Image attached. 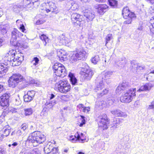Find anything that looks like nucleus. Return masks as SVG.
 Instances as JSON below:
<instances>
[{
	"label": "nucleus",
	"mask_w": 154,
	"mask_h": 154,
	"mask_svg": "<svg viewBox=\"0 0 154 154\" xmlns=\"http://www.w3.org/2000/svg\"><path fill=\"white\" fill-rule=\"evenodd\" d=\"M154 108V102H152L151 104L149 105L148 108V109H153Z\"/></svg>",
	"instance_id": "59"
},
{
	"label": "nucleus",
	"mask_w": 154,
	"mask_h": 154,
	"mask_svg": "<svg viewBox=\"0 0 154 154\" xmlns=\"http://www.w3.org/2000/svg\"><path fill=\"white\" fill-rule=\"evenodd\" d=\"M120 119L114 118L112 121V127L117 128L121 123Z\"/></svg>",
	"instance_id": "32"
},
{
	"label": "nucleus",
	"mask_w": 154,
	"mask_h": 154,
	"mask_svg": "<svg viewBox=\"0 0 154 154\" xmlns=\"http://www.w3.org/2000/svg\"><path fill=\"white\" fill-rule=\"evenodd\" d=\"M109 4L113 8H116L117 6V2L116 0H109Z\"/></svg>",
	"instance_id": "39"
},
{
	"label": "nucleus",
	"mask_w": 154,
	"mask_h": 154,
	"mask_svg": "<svg viewBox=\"0 0 154 154\" xmlns=\"http://www.w3.org/2000/svg\"><path fill=\"white\" fill-rule=\"evenodd\" d=\"M55 103V100L47 101L45 104V107L49 110L50 109H52Z\"/></svg>",
	"instance_id": "30"
},
{
	"label": "nucleus",
	"mask_w": 154,
	"mask_h": 154,
	"mask_svg": "<svg viewBox=\"0 0 154 154\" xmlns=\"http://www.w3.org/2000/svg\"><path fill=\"white\" fill-rule=\"evenodd\" d=\"M71 20L74 26H80L83 21V16L77 13H73L71 15Z\"/></svg>",
	"instance_id": "10"
},
{
	"label": "nucleus",
	"mask_w": 154,
	"mask_h": 154,
	"mask_svg": "<svg viewBox=\"0 0 154 154\" xmlns=\"http://www.w3.org/2000/svg\"><path fill=\"white\" fill-rule=\"evenodd\" d=\"M23 76L20 74L16 73L13 74L9 78L8 81L9 87H15L19 82L23 81Z\"/></svg>",
	"instance_id": "8"
},
{
	"label": "nucleus",
	"mask_w": 154,
	"mask_h": 154,
	"mask_svg": "<svg viewBox=\"0 0 154 154\" xmlns=\"http://www.w3.org/2000/svg\"><path fill=\"white\" fill-rule=\"evenodd\" d=\"M15 50H12L8 53L7 63L13 66L20 65L24 60L23 55L21 54H16Z\"/></svg>",
	"instance_id": "1"
},
{
	"label": "nucleus",
	"mask_w": 154,
	"mask_h": 154,
	"mask_svg": "<svg viewBox=\"0 0 154 154\" xmlns=\"http://www.w3.org/2000/svg\"><path fill=\"white\" fill-rule=\"evenodd\" d=\"M132 66L135 70H137L139 71L140 70L143 69L145 66L143 65H140L138 63L134 64L133 62H131Z\"/></svg>",
	"instance_id": "29"
},
{
	"label": "nucleus",
	"mask_w": 154,
	"mask_h": 154,
	"mask_svg": "<svg viewBox=\"0 0 154 154\" xmlns=\"http://www.w3.org/2000/svg\"><path fill=\"white\" fill-rule=\"evenodd\" d=\"M23 132L21 130H19L16 132V134L18 136L20 135Z\"/></svg>",
	"instance_id": "63"
},
{
	"label": "nucleus",
	"mask_w": 154,
	"mask_h": 154,
	"mask_svg": "<svg viewBox=\"0 0 154 154\" xmlns=\"http://www.w3.org/2000/svg\"><path fill=\"white\" fill-rule=\"evenodd\" d=\"M100 60V58L98 55L95 56L91 59V62L94 64H97Z\"/></svg>",
	"instance_id": "40"
},
{
	"label": "nucleus",
	"mask_w": 154,
	"mask_h": 154,
	"mask_svg": "<svg viewBox=\"0 0 154 154\" xmlns=\"http://www.w3.org/2000/svg\"><path fill=\"white\" fill-rule=\"evenodd\" d=\"M103 80L101 79L100 77H98L96 79V86L94 89L95 92H97L100 91L104 87V84H103Z\"/></svg>",
	"instance_id": "17"
},
{
	"label": "nucleus",
	"mask_w": 154,
	"mask_h": 154,
	"mask_svg": "<svg viewBox=\"0 0 154 154\" xmlns=\"http://www.w3.org/2000/svg\"><path fill=\"white\" fill-rule=\"evenodd\" d=\"M27 128V126L26 124H23L21 127V130L23 132Z\"/></svg>",
	"instance_id": "52"
},
{
	"label": "nucleus",
	"mask_w": 154,
	"mask_h": 154,
	"mask_svg": "<svg viewBox=\"0 0 154 154\" xmlns=\"http://www.w3.org/2000/svg\"><path fill=\"white\" fill-rule=\"evenodd\" d=\"M69 140L72 141V142H76L77 141V138L74 136L71 135L68 138Z\"/></svg>",
	"instance_id": "45"
},
{
	"label": "nucleus",
	"mask_w": 154,
	"mask_h": 154,
	"mask_svg": "<svg viewBox=\"0 0 154 154\" xmlns=\"http://www.w3.org/2000/svg\"><path fill=\"white\" fill-rule=\"evenodd\" d=\"M135 88H131L126 91L122 94L120 97V101L123 103H130L132 100L133 97L136 95Z\"/></svg>",
	"instance_id": "5"
},
{
	"label": "nucleus",
	"mask_w": 154,
	"mask_h": 154,
	"mask_svg": "<svg viewBox=\"0 0 154 154\" xmlns=\"http://www.w3.org/2000/svg\"><path fill=\"white\" fill-rule=\"evenodd\" d=\"M83 74L81 75V77L85 79L89 80L94 74L93 72L90 69L84 70Z\"/></svg>",
	"instance_id": "19"
},
{
	"label": "nucleus",
	"mask_w": 154,
	"mask_h": 154,
	"mask_svg": "<svg viewBox=\"0 0 154 154\" xmlns=\"http://www.w3.org/2000/svg\"><path fill=\"white\" fill-rule=\"evenodd\" d=\"M71 86L67 81L60 80L56 83L55 89L63 93H66L70 91Z\"/></svg>",
	"instance_id": "6"
},
{
	"label": "nucleus",
	"mask_w": 154,
	"mask_h": 154,
	"mask_svg": "<svg viewBox=\"0 0 154 154\" xmlns=\"http://www.w3.org/2000/svg\"><path fill=\"white\" fill-rule=\"evenodd\" d=\"M24 111V114L26 116L31 115L33 112V109L32 108H25Z\"/></svg>",
	"instance_id": "35"
},
{
	"label": "nucleus",
	"mask_w": 154,
	"mask_h": 154,
	"mask_svg": "<svg viewBox=\"0 0 154 154\" xmlns=\"http://www.w3.org/2000/svg\"><path fill=\"white\" fill-rule=\"evenodd\" d=\"M108 90L106 89H104L102 92L98 93L97 94L98 97L100 98L103 96L104 95L106 94L108 92Z\"/></svg>",
	"instance_id": "41"
},
{
	"label": "nucleus",
	"mask_w": 154,
	"mask_h": 154,
	"mask_svg": "<svg viewBox=\"0 0 154 154\" xmlns=\"http://www.w3.org/2000/svg\"><path fill=\"white\" fill-rule=\"evenodd\" d=\"M62 51H60L57 53V55L59 56V58H60L61 61H64V59L66 58L65 57V53L63 52V54Z\"/></svg>",
	"instance_id": "37"
},
{
	"label": "nucleus",
	"mask_w": 154,
	"mask_h": 154,
	"mask_svg": "<svg viewBox=\"0 0 154 154\" xmlns=\"http://www.w3.org/2000/svg\"><path fill=\"white\" fill-rule=\"evenodd\" d=\"M46 7L44 8V10L47 13L51 11L52 13L57 14L59 12V10L57 8L55 3L49 2H47Z\"/></svg>",
	"instance_id": "13"
},
{
	"label": "nucleus",
	"mask_w": 154,
	"mask_h": 154,
	"mask_svg": "<svg viewBox=\"0 0 154 154\" xmlns=\"http://www.w3.org/2000/svg\"><path fill=\"white\" fill-rule=\"evenodd\" d=\"M10 96L9 93H6L1 96L0 103L1 106L7 107L9 106Z\"/></svg>",
	"instance_id": "14"
},
{
	"label": "nucleus",
	"mask_w": 154,
	"mask_h": 154,
	"mask_svg": "<svg viewBox=\"0 0 154 154\" xmlns=\"http://www.w3.org/2000/svg\"><path fill=\"white\" fill-rule=\"evenodd\" d=\"M55 75L57 76L63 77L66 75V70L64 66L61 64L56 63L52 66Z\"/></svg>",
	"instance_id": "7"
},
{
	"label": "nucleus",
	"mask_w": 154,
	"mask_h": 154,
	"mask_svg": "<svg viewBox=\"0 0 154 154\" xmlns=\"http://www.w3.org/2000/svg\"><path fill=\"white\" fill-rule=\"evenodd\" d=\"M68 5H71V8L72 10H75L78 8V6L76 3L72 1H70L67 3Z\"/></svg>",
	"instance_id": "34"
},
{
	"label": "nucleus",
	"mask_w": 154,
	"mask_h": 154,
	"mask_svg": "<svg viewBox=\"0 0 154 154\" xmlns=\"http://www.w3.org/2000/svg\"><path fill=\"white\" fill-rule=\"evenodd\" d=\"M35 93L34 91H29L27 94H25L23 97L24 100L25 102H29L32 100L35 95Z\"/></svg>",
	"instance_id": "21"
},
{
	"label": "nucleus",
	"mask_w": 154,
	"mask_h": 154,
	"mask_svg": "<svg viewBox=\"0 0 154 154\" xmlns=\"http://www.w3.org/2000/svg\"><path fill=\"white\" fill-rule=\"evenodd\" d=\"M84 15L86 17L88 22L92 21L95 17L94 12L88 10H85Z\"/></svg>",
	"instance_id": "22"
},
{
	"label": "nucleus",
	"mask_w": 154,
	"mask_h": 154,
	"mask_svg": "<svg viewBox=\"0 0 154 154\" xmlns=\"http://www.w3.org/2000/svg\"><path fill=\"white\" fill-rule=\"evenodd\" d=\"M39 0H23V6L27 10L33 7L36 8L39 5Z\"/></svg>",
	"instance_id": "11"
},
{
	"label": "nucleus",
	"mask_w": 154,
	"mask_h": 154,
	"mask_svg": "<svg viewBox=\"0 0 154 154\" xmlns=\"http://www.w3.org/2000/svg\"><path fill=\"white\" fill-rule=\"evenodd\" d=\"M130 86V84L128 82L123 81L122 83L120 84L117 88L116 90V92L119 93L121 92V90H126Z\"/></svg>",
	"instance_id": "18"
},
{
	"label": "nucleus",
	"mask_w": 154,
	"mask_h": 154,
	"mask_svg": "<svg viewBox=\"0 0 154 154\" xmlns=\"http://www.w3.org/2000/svg\"><path fill=\"white\" fill-rule=\"evenodd\" d=\"M46 140L44 135L39 131H35L31 134L27 140V142L31 143L34 146H36L38 144H41Z\"/></svg>",
	"instance_id": "2"
},
{
	"label": "nucleus",
	"mask_w": 154,
	"mask_h": 154,
	"mask_svg": "<svg viewBox=\"0 0 154 154\" xmlns=\"http://www.w3.org/2000/svg\"><path fill=\"white\" fill-rule=\"evenodd\" d=\"M18 145V143L17 142H14L12 144H9L8 146L9 147H11L12 148H14L15 147L17 146Z\"/></svg>",
	"instance_id": "53"
},
{
	"label": "nucleus",
	"mask_w": 154,
	"mask_h": 154,
	"mask_svg": "<svg viewBox=\"0 0 154 154\" xmlns=\"http://www.w3.org/2000/svg\"><path fill=\"white\" fill-rule=\"evenodd\" d=\"M104 116H99L98 118L100 120H99L98 125L99 127H100L103 130L107 129L108 128L107 125L109 124V121L107 118L106 115L103 114Z\"/></svg>",
	"instance_id": "12"
},
{
	"label": "nucleus",
	"mask_w": 154,
	"mask_h": 154,
	"mask_svg": "<svg viewBox=\"0 0 154 154\" xmlns=\"http://www.w3.org/2000/svg\"><path fill=\"white\" fill-rule=\"evenodd\" d=\"M81 42H79L78 45H77V47L76 50V53L73 54L70 57V60L72 63L77 61V60H84L86 54V51L81 48Z\"/></svg>",
	"instance_id": "3"
},
{
	"label": "nucleus",
	"mask_w": 154,
	"mask_h": 154,
	"mask_svg": "<svg viewBox=\"0 0 154 154\" xmlns=\"http://www.w3.org/2000/svg\"><path fill=\"white\" fill-rule=\"evenodd\" d=\"M75 137L77 138V141L80 143H83L86 140L85 136L83 133L79 132H77L75 135Z\"/></svg>",
	"instance_id": "26"
},
{
	"label": "nucleus",
	"mask_w": 154,
	"mask_h": 154,
	"mask_svg": "<svg viewBox=\"0 0 154 154\" xmlns=\"http://www.w3.org/2000/svg\"><path fill=\"white\" fill-rule=\"evenodd\" d=\"M5 90V86L0 84V93Z\"/></svg>",
	"instance_id": "55"
},
{
	"label": "nucleus",
	"mask_w": 154,
	"mask_h": 154,
	"mask_svg": "<svg viewBox=\"0 0 154 154\" xmlns=\"http://www.w3.org/2000/svg\"><path fill=\"white\" fill-rule=\"evenodd\" d=\"M21 103V101L19 97L15 99V104L18 106Z\"/></svg>",
	"instance_id": "49"
},
{
	"label": "nucleus",
	"mask_w": 154,
	"mask_h": 154,
	"mask_svg": "<svg viewBox=\"0 0 154 154\" xmlns=\"http://www.w3.org/2000/svg\"><path fill=\"white\" fill-rule=\"evenodd\" d=\"M5 39L3 36L0 35V48L3 45Z\"/></svg>",
	"instance_id": "54"
},
{
	"label": "nucleus",
	"mask_w": 154,
	"mask_h": 154,
	"mask_svg": "<svg viewBox=\"0 0 154 154\" xmlns=\"http://www.w3.org/2000/svg\"><path fill=\"white\" fill-rule=\"evenodd\" d=\"M112 73L113 72L111 71L103 72L98 77H100L101 79L103 80V81L105 80L106 82L109 84V80L108 81L107 80L109 79V77L112 75Z\"/></svg>",
	"instance_id": "20"
},
{
	"label": "nucleus",
	"mask_w": 154,
	"mask_h": 154,
	"mask_svg": "<svg viewBox=\"0 0 154 154\" xmlns=\"http://www.w3.org/2000/svg\"><path fill=\"white\" fill-rule=\"evenodd\" d=\"M0 154H5V152L3 149L0 148Z\"/></svg>",
	"instance_id": "64"
},
{
	"label": "nucleus",
	"mask_w": 154,
	"mask_h": 154,
	"mask_svg": "<svg viewBox=\"0 0 154 154\" xmlns=\"http://www.w3.org/2000/svg\"><path fill=\"white\" fill-rule=\"evenodd\" d=\"M8 70V67L3 63L0 64V78L2 76V74H4Z\"/></svg>",
	"instance_id": "31"
},
{
	"label": "nucleus",
	"mask_w": 154,
	"mask_h": 154,
	"mask_svg": "<svg viewBox=\"0 0 154 154\" xmlns=\"http://www.w3.org/2000/svg\"><path fill=\"white\" fill-rule=\"evenodd\" d=\"M150 23L152 28L154 29V18L152 17L150 20Z\"/></svg>",
	"instance_id": "56"
},
{
	"label": "nucleus",
	"mask_w": 154,
	"mask_h": 154,
	"mask_svg": "<svg viewBox=\"0 0 154 154\" xmlns=\"http://www.w3.org/2000/svg\"><path fill=\"white\" fill-rule=\"evenodd\" d=\"M126 60L125 57L119 58L116 61V65L119 69H121L124 67L126 63Z\"/></svg>",
	"instance_id": "25"
},
{
	"label": "nucleus",
	"mask_w": 154,
	"mask_h": 154,
	"mask_svg": "<svg viewBox=\"0 0 154 154\" xmlns=\"http://www.w3.org/2000/svg\"><path fill=\"white\" fill-rule=\"evenodd\" d=\"M70 82L72 85H75L77 83V80L73 73L70 72L69 75Z\"/></svg>",
	"instance_id": "33"
},
{
	"label": "nucleus",
	"mask_w": 154,
	"mask_h": 154,
	"mask_svg": "<svg viewBox=\"0 0 154 154\" xmlns=\"http://www.w3.org/2000/svg\"><path fill=\"white\" fill-rule=\"evenodd\" d=\"M23 34L19 32L17 29L14 28L11 32V38L10 40L11 44L15 48H21L24 47V45L21 41L18 40L17 38L23 36Z\"/></svg>",
	"instance_id": "4"
},
{
	"label": "nucleus",
	"mask_w": 154,
	"mask_h": 154,
	"mask_svg": "<svg viewBox=\"0 0 154 154\" xmlns=\"http://www.w3.org/2000/svg\"><path fill=\"white\" fill-rule=\"evenodd\" d=\"M9 112V110L8 111L7 110H5L3 112L2 114L0 116V118L3 119L5 116L7 115Z\"/></svg>",
	"instance_id": "46"
},
{
	"label": "nucleus",
	"mask_w": 154,
	"mask_h": 154,
	"mask_svg": "<svg viewBox=\"0 0 154 154\" xmlns=\"http://www.w3.org/2000/svg\"><path fill=\"white\" fill-rule=\"evenodd\" d=\"M90 110V107H89L84 106L83 109H82V111L85 113H87Z\"/></svg>",
	"instance_id": "47"
},
{
	"label": "nucleus",
	"mask_w": 154,
	"mask_h": 154,
	"mask_svg": "<svg viewBox=\"0 0 154 154\" xmlns=\"http://www.w3.org/2000/svg\"><path fill=\"white\" fill-rule=\"evenodd\" d=\"M66 38L64 37L63 38H62V40L60 39V42L63 44H66L68 43V42L66 41Z\"/></svg>",
	"instance_id": "58"
},
{
	"label": "nucleus",
	"mask_w": 154,
	"mask_h": 154,
	"mask_svg": "<svg viewBox=\"0 0 154 154\" xmlns=\"http://www.w3.org/2000/svg\"><path fill=\"white\" fill-rule=\"evenodd\" d=\"M112 38V34H109L107 35L105 38L106 44L105 45L106 46V44L108 42L110 41Z\"/></svg>",
	"instance_id": "42"
},
{
	"label": "nucleus",
	"mask_w": 154,
	"mask_h": 154,
	"mask_svg": "<svg viewBox=\"0 0 154 154\" xmlns=\"http://www.w3.org/2000/svg\"><path fill=\"white\" fill-rule=\"evenodd\" d=\"M41 39L43 41L45 45H46L48 42L49 39L47 36L44 34H42L40 37Z\"/></svg>",
	"instance_id": "38"
},
{
	"label": "nucleus",
	"mask_w": 154,
	"mask_h": 154,
	"mask_svg": "<svg viewBox=\"0 0 154 154\" xmlns=\"http://www.w3.org/2000/svg\"><path fill=\"white\" fill-rule=\"evenodd\" d=\"M84 106L83 104H79L77 106V107L79 109H80V111H82V109L84 107Z\"/></svg>",
	"instance_id": "60"
},
{
	"label": "nucleus",
	"mask_w": 154,
	"mask_h": 154,
	"mask_svg": "<svg viewBox=\"0 0 154 154\" xmlns=\"http://www.w3.org/2000/svg\"><path fill=\"white\" fill-rule=\"evenodd\" d=\"M152 87V86L151 84L146 83L143 86H141L139 89L137 91L140 92L141 91L149 90L151 89Z\"/></svg>",
	"instance_id": "28"
},
{
	"label": "nucleus",
	"mask_w": 154,
	"mask_h": 154,
	"mask_svg": "<svg viewBox=\"0 0 154 154\" xmlns=\"http://www.w3.org/2000/svg\"><path fill=\"white\" fill-rule=\"evenodd\" d=\"M45 22V21L43 20L41 18L39 20H38L37 21H36V25H40L42 24L43 23H44Z\"/></svg>",
	"instance_id": "48"
},
{
	"label": "nucleus",
	"mask_w": 154,
	"mask_h": 154,
	"mask_svg": "<svg viewBox=\"0 0 154 154\" xmlns=\"http://www.w3.org/2000/svg\"><path fill=\"white\" fill-rule=\"evenodd\" d=\"M114 99H109L107 101V103L109 105H111L114 102Z\"/></svg>",
	"instance_id": "57"
},
{
	"label": "nucleus",
	"mask_w": 154,
	"mask_h": 154,
	"mask_svg": "<svg viewBox=\"0 0 154 154\" xmlns=\"http://www.w3.org/2000/svg\"><path fill=\"white\" fill-rule=\"evenodd\" d=\"M111 113L113 115L118 117H123L126 118L127 117V115L125 113L122 112L119 109H116L112 110Z\"/></svg>",
	"instance_id": "23"
},
{
	"label": "nucleus",
	"mask_w": 154,
	"mask_h": 154,
	"mask_svg": "<svg viewBox=\"0 0 154 154\" xmlns=\"http://www.w3.org/2000/svg\"><path fill=\"white\" fill-rule=\"evenodd\" d=\"M20 154H41L40 152L37 149L30 150L23 149L20 152Z\"/></svg>",
	"instance_id": "24"
},
{
	"label": "nucleus",
	"mask_w": 154,
	"mask_h": 154,
	"mask_svg": "<svg viewBox=\"0 0 154 154\" xmlns=\"http://www.w3.org/2000/svg\"><path fill=\"white\" fill-rule=\"evenodd\" d=\"M49 111V110L48 109L44 107L41 112V114L43 116H46L48 115Z\"/></svg>",
	"instance_id": "43"
},
{
	"label": "nucleus",
	"mask_w": 154,
	"mask_h": 154,
	"mask_svg": "<svg viewBox=\"0 0 154 154\" xmlns=\"http://www.w3.org/2000/svg\"><path fill=\"white\" fill-rule=\"evenodd\" d=\"M44 150L45 154H57L58 149L53 147L52 144L49 143L44 147Z\"/></svg>",
	"instance_id": "15"
},
{
	"label": "nucleus",
	"mask_w": 154,
	"mask_h": 154,
	"mask_svg": "<svg viewBox=\"0 0 154 154\" xmlns=\"http://www.w3.org/2000/svg\"><path fill=\"white\" fill-rule=\"evenodd\" d=\"M81 117L82 118V122L80 124L79 126L82 127L84 124L85 123V117L83 116H81Z\"/></svg>",
	"instance_id": "51"
},
{
	"label": "nucleus",
	"mask_w": 154,
	"mask_h": 154,
	"mask_svg": "<svg viewBox=\"0 0 154 154\" xmlns=\"http://www.w3.org/2000/svg\"><path fill=\"white\" fill-rule=\"evenodd\" d=\"M95 8L97 9V12L100 15L103 14L108 10V6L106 4H99L96 5Z\"/></svg>",
	"instance_id": "16"
},
{
	"label": "nucleus",
	"mask_w": 154,
	"mask_h": 154,
	"mask_svg": "<svg viewBox=\"0 0 154 154\" xmlns=\"http://www.w3.org/2000/svg\"><path fill=\"white\" fill-rule=\"evenodd\" d=\"M20 6H17V5H14L13 7V10L15 11H19Z\"/></svg>",
	"instance_id": "62"
},
{
	"label": "nucleus",
	"mask_w": 154,
	"mask_h": 154,
	"mask_svg": "<svg viewBox=\"0 0 154 154\" xmlns=\"http://www.w3.org/2000/svg\"><path fill=\"white\" fill-rule=\"evenodd\" d=\"M7 26L6 25L0 26V35L2 36L7 32Z\"/></svg>",
	"instance_id": "36"
},
{
	"label": "nucleus",
	"mask_w": 154,
	"mask_h": 154,
	"mask_svg": "<svg viewBox=\"0 0 154 154\" xmlns=\"http://www.w3.org/2000/svg\"><path fill=\"white\" fill-rule=\"evenodd\" d=\"M8 109L13 113L17 112L18 110L17 109L14 108H9Z\"/></svg>",
	"instance_id": "50"
},
{
	"label": "nucleus",
	"mask_w": 154,
	"mask_h": 154,
	"mask_svg": "<svg viewBox=\"0 0 154 154\" xmlns=\"http://www.w3.org/2000/svg\"><path fill=\"white\" fill-rule=\"evenodd\" d=\"M10 130L9 128H7L6 127H4L0 131V139L1 140L2 138V137H7L8 136L10 132Z\"/></svg>",
	"instance_id": "27"
},
{
	"label": "nucleus",
	"mask_w": 154,
	"mask_h": 154,
	"mask_svg": "<svg viewBox=\"0 0 154 154\" xmlns=\"http://www.w3.org/2000/svg\"><path fill=\"white\" fill-rule=\"evenodd\" d=\"M122 14L123 17L128 20L124 22V23L126 24H131L133 18L135 17V14L133 12H130L129 8L127 7H125L122 11Z\"/></svg>",
	"instance_id": "9"
},
{
	"label": "nucleus",
	"mask_w": 154,
	"mask_h": 154,
	"mask_svg": "<svg viewBox=\"0 0 154 154\" xmlns=\"http://www.w3.org/2000/svg\"><path fill=\"white\" fill-rule=\"evenodd\" d=\"M20 29L22 30V31L24 32L25 30V27L23 24H20Z\"/></svg>",
	"instance_id": "61"
},
{
	"label": "nucleus",
	"mask_w": 154,
	"mask_h": 154,
	"mask_svg": "<svg viewBox=\"0 0 154 154\" xmlns=\"http://www.w3.org/2000/svg\"><path fill=\"white\" fill-rule=\"evenodd\" d=\"M39 61L38 58L37 57H35L33 58L32 63L35 65H36L38 63Z\"/></svg>",
	"instance_id": "44"
}]
</instances>
